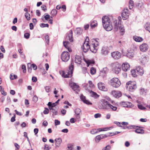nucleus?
I'll return each mask as SVG.
<instances>
[{
	"label": "nucleus",
	"instance_id": "35",
	"mask_svg": "<svg viewBox=\"0 0 150 150\" xmlns=\"http://www.w3.org/2000/svg\"><path fill=\"white\" fill-rule=\"evenodd\" d=\"M121 16L124 20L127 19L129 16V14H127L125 13L122 12L121 13Z\"/></svg>",
	"mask_w": 150,
	"mask_h": 150
},
{
	"label": "nucleus",
	"instance_id": "62",
	"mask_svg": "<svg viewBox=\"0 0 150 150\" xmlns=\"http://www.w3.org/2000/svg\"><path fill=\"white\" fill-rule=\"evenodd\" d=\"M50 148H49L48 146L46 144H45V147L44 149L46 150H49L50 149Z\"/></svg>",
	"mask_w": 150,
	"mask_h": 150
},
{
	"label": "nucleus",
	"instance_id": "34",
	"mask_svg": "<svg viewBox=\"0 0 150 150\" xmlns=\"http://www.w3.org/2000/svg\"><path fill=\"white\" fill-rule=\"evenodd\" d=\"M129 8L132 9L134 6V1L132 0H130L129 2Z\"/></svg>",
	"mask_w": 150,
	"mask_h": 150
},
{
	"label": "nucleus",
	"instance_id": "22",
	"mask_svg": "<svg viewBox=\"0 0 150 150\" xmlns=\"http://www.w3.org/2000/svg\"><path fill=\"white\" fill-rule=\"evenodd\" d=\"M81 110L79 108H76L75 109L74 112L76 114V116L78 119L80 118L79 115L81 113Z\"/></svg>",
	"mask_w": 150,
	"mask_h": 150
},
{
	"label": "nucleus",
	"instance_id": "14",
	"mask_svg": "<svg viewBox=\"0 0 150 150\" xmlns=\"http://www.w3.org/2000/svg\"><path fill=\"white\" fill-rule=\"evenodd\" d=\"M121 66L122 70L124 71H126L129 69L130 67L129 64L127 62L123 63Z\"/></svg>",
	"mask_w": 150,
	"mask_h": 150
},
{
	"label": "nucleus",
	"instance_id": "11",
	"mask_svg": "<svg viewBox=\"0 0 150 150\" xmlns=\"http://www.w3.org/2000/svg\"><path fill=\"white\" fill-rule=\"evenodd\" d=\"M121 105L122 107L125 108H132L134 106V105L130 102H122Z\"/></svg>",
	"mask_w": 150,
	"mask_h": 150
},
{
	"label": "nucleus",
	"instance_id": "16",
	"mask_svg": "<svg viewBox=\"0 0 150 150\" xmlns=\"http://www.w3.org/2000/svg\"><path fill=\"white\" fill-rule=\"evenodd\" d=\"M148 45L145 43H143L140 46V49L141 51L145 52L148 49Z\"/></svg>",
	"mask_w": 150,
	"mask_h": 150
},
{
	"label": "nucleus",
	"instance_id": "46",
	"mask_svg": "<svg viewBox=\"0 0 150 150\" xmlns=\"http://www.w3.org/2000/svg\"><path fill=\"white\" fill-rule=\"evenodd\" d=\"M98 132L97 130L96 129H92L91 131V134H94Z\"/></svg>",
	"mask_w": 150,
	"mask_h": 150
},
{
	"label": "nucleus",
	"instance_id": "41",
	"mask_svg": "<svg viewBox=\"0 0 150 150\" xmlns=\"http://www.w3.org/2000/svg\"><path fill=\"white\" fill-rule=\"evenodd\" d=\"M97 39L99 40V39H93V42H94V43L92 44H93V45H95L97 46L99 45V43L96 40Z\"/></svg>",
	"mask_w": 150,
	"mask_h": 150
},
{
	"label": "nucleus",
	"instance_id": "50",
	"mask_svg": "<svg viewBox=\"0 0 150 150\" xmlns=\"http://www.w3.org/2000/svg\"><path fill=\"white\" fill-rule=\"evenodd\" d=\"M30 34L29 33H26L24 34V37L25 38L27 39H28L29 38Z\"/></svg>",
	"mask_w": 150,
	"mask_h": 150
},
{
	"label": "nucleus",
	"instance_id": "28",
	"mask_svg": "<svg viewBox=\"0 0 150 150\" xmlns=\"http://www.w3.org/2000/svg\"><path fill=\"white\" fill-rule=\"evenodd\" d=\"M141 128H139V127H138L135 130L134 132L136 133L139 134H142L144 133V130L142 129H141Z\"/></svg>",
	"mask_w": 150,
	"mask_h": 150
},
{
	"label": "nucleus",
	"instance_id": "59",
	"mask_svg": "<svg viewBox=\"0 0 150 150\" xmlns=\"http://www.w3.org/2000/svg\"><path fill=\"white\" fill-rule=\"evenodd\" d=\"M45 20H48L50 18V16L48 14H47L44 16Z\"/></svg>",
	"mask_w": 150,
	"mask_h": 150
},
{
	"label": "nucleus",
	"instance_id": "45",
	"mask_svg": "<svg viewBox=\"0 0 150 150\" xmlns=\"http://www.w3.org/2000/svg\"><path fill=\"white\" fill-rule=\"evenodd\" d=\"M45 39L48 45L49 43V38L48 35H47L45 36Z\"/></svg>",
	"mask_w": 150,
	"mask_h": 150
},
{
	"label": "nucleus",
	"instance_id": "3",
	"mask_svg": "<svg viewBox=\"0 0 150 150\" xmlns=\"http://www.w3.org/2000/svg\"><path fill=\"white\" fill-rule=\"evenodd\" d=\"M118 28L121 32V35H123L125 32V29L124 28V26L121 24V22L120 21L118 23L116 22L115 23L114 30L115 31H117Z\"/></svg>",
	"mask_w": 150,
	"mask_h": 150
},
{
	"label": "nucleus",
	"instance_id": "2",
	"mask_svg": "<svg viewBox=\"0 0 150 150\" xmlns=\"http://www.w3.org/2000/svg\"><path fill=\"white\" fill-rule=\"evenodd\" d=\"M74 69V62L73 61H71V64L69 66V69L68 71L65 72H63L62 76L65 78L71 77L73 73V70Z\"/></svg>",
	"mask_w": 150,
	"mask_h": 150
},
{
	"label": "nucleus",
	"instance_id": "47",
	"mask_svg": "<svg viewBox=\"0 0 150 150\" xmlns=\"http://www.w3.org/2000/svg\"><path fill=\"white\" fill-rule=\"evenodd\" d=\"M51 112L53 113L52 115H57L58 114L57 110H56L54 109L52 110L51 111Z\"/></svg>",
	"mask_w": 150,
	"mask_h": 150
},
{
	"label": "nucleus",
	"instance_id": "42",
	"mask_svg": "<svg viewBox=\"0 0 150 150\" xmlns=\"http://www.w3.org/2000/svg\"><path fill=\"white\" fill-rule=\"evenodd\" d=\"M91 73L92 74H94L96 72V69L94 67H92L90 69Z\"/></svg>",
	"mask_w": 150,
	"mask_h": 150
},
{
	"label": "nucleus",
	"instance_id": "40",
	"mask_svg": "<svg viewBox=\"0 0 150 150\" xmlns=\"http://www.w3.org/2000/svg\"><path fill=\"white\" fill-rule=\"evenodd\" d=\"M25 16L27 20L29 21L30 19V15L28 12L25 13Z\"/></svg>",
	"mask_w": 150,
	"mask_h": 150
},
{
	"label": "nucleus",
	"instance_id": "5",
	"mask_svg": "<svg viewBox=\"0 0 150 150\" xmlns=\"http://www.w3.org/2000/svg\"><path fill=\"white\" fill-rule=\"evenodd\" d=\"M111 85L113 87L117 88L121 85L120 80L117 78L112 79L110 81Z\"/></svg>",
	"mask_w": 150,
	"mask_h": 150
},
{
	"label": "nucleus",
	"instance_id": "51",
	"mask_svg": "<svg viewBox=\"0 0 150 150\" xmlns=\"http://www.w3.org/2000/svg\"><path fill=\"white\" fill-rule=\"evenodd\" d=\"M45 110L43 111V113L44 114H48L49 112V110L47 108H45Z\"/></svg>",
	"mask_w": 150,
	"mask_h": 150
},
{
	"label": "nucleus",
	"instance_id": "9",
	"mask_svg": "<svg viewBox=\"0 0 150 150\" xmlns=\"http://www.w3.org/2000/svg\"><path fill=\"white\" fill-rule=\"evenodd\" d=\"M65 39L66 40H69L70 42L73 41L74 39L73 37V31L72 30H70L67 34Z\"/></svg>",
	"mask_w": 150,
	"mask_h": 150
},
{
	"label": "nucleus",
	"instance_id": "43",
	"mask_svg": "<svg viewBox=\"0 0 150 150\" xmlns=\"http://www.w3.org/2000/svg\"><path fill=\"white\" fill-rule=\"evenodd\" d=\"M49 26V24L47 23L45 24L44 23H42L40 24V27L41 28H44L45 27L48 28Z\"/></svg>",
	"mask_w": 150,
	"mask_h": 150
},
{
	"label": "nucleus",
	"instance_id": "10",
	"mask_svg": "<svg viewBox=\"0 0 150 150\" xmlns=\"http://www.w3.org/2000/svg\"><path fill=\"white\" fill-rule=\"evenodd\" d=\"M121 53L118 52H114L111 53L112 57L115 59H118L121 57Z\"/></svg>",
	"mask_w": 150,
	"mask_h": 150
},
{
	"label": "nucleus",
	"instance_id": "33",
	"mask_svg": "<svg viewBox=\"0 0 150 150\" xmlns=\"http://www.w3.org/2000/svg\"><path fill=\"white\" fill-rule=\"evenodd\" d=\"M90 93L91 94V96L92 97H93L95 98H97L99 97V96L96 93L93 91H91Z\"/></svg>",
	"mask_w": 150,
	"mask_h": 150
},
{
	"label": "nucleus",
	"instance_id": "21",
	"mask_svg": "<svg viewBox=\"0 0 150 150\" xmlns=\"http://www.w3.org/2000/svg\"><path fill=\"white\" fill-rule=\"evenodd\" d=\"M108 72V68L106 67H104L100 71V74L103 77H104L105 76V74L107 73Z\"/></svg>",
	"mask_w": 150,
	"mask_h": 150
},
{
	"label": "nucleus",
	"instance_id": "52",
	"mask_svg": "<svg viewBox=\"0 0 150 150\" xmlns=\"http://www.w3.org/2000/svg\"><path fill=\"white\" fill-rule=\"evenodd\" d=\"M101 139L99 135L96 136L95 138V141L96 142H99Z\"/></svg>",
	"mask_w": 150,
	"mask_h": 150
},
{
	"label": "nucleus",
	"instance_id": "39",
	"mask_svg": "<svg viewBox=\"0 0 150 150\" xmlns=\"http://www.w3.org/2000/svg\"><path fill=\"white\" fill-rule=\"evenodd\" d=\"M10 79L11 80H13L14 79H16L17 78V76L16 75H12L11 74L10 75Z\"/></svg>",
	"mask_w": 150,
	"mask_h": 150
},
{
	"label": "nucleus",
	"instance_id": "20",
	"mask_svg": "<svg viewBox=\"0 0 150 150\" xmlns=\"http://www.w3.org/2000/svg\"><path fill=\"white\" fill-rule=\"evenodd\" d=\"M98 47L93 44L91 45L90 50L91 51L94 53H95L97 52L98 49Z\"/></svg>",
	"mask_w": 150,
	"mask_h": 150
},
{
	"label": "nucleus",
	"instance_id": "15",
	"mask_svg": "<svg viewBox=\"0 0 150 150\" xmlns=\"http://www.w3.org/2000/svg\"><path fill=\"white\" fill-rule=\"evenodd\" d=\"M81 100L85 104L87 105H92V103L89 100L86 99V97L83 95H81L80 97Z\"/></svg>",
	"mask_w": 150,
	"mask_h": 150
},
{
	"label": "nucleus",
	"instance_id": "25",
	"mask_svg": "<svg viewBox=\"0 0 150 150\" xmlns=\"http://www.w3.org/2000/svg\"><path fill=\"white\" fill-rule=\"evenodd\" d=\"M98 23L95 20L91 21L90 22V26L92 28H93L97 26Z\"/></svg>",
	"mask_w": 150,
	"mask_h": 150
},
{
	"label": "nucleus",
	"instance_id": "55",
	"mask_svg": "<svg viewBox=\"0 0 150 150\" xmlns=\"http://www.w3.org/2000/svg\"><path fill=\"white\" fill-rule=\"evenodd\" d=\"M55 125V126L59 125L60 124V121L57 120H54Z\"/></svg>",
	"mask_w": 150,
	"mask_h": 150
},
{
	"label": "nucleus",
	"instance_id": "49",
	"mask_svg": "<svg viewBox=\"0 0 150 150\" xmlns=\"http://www.w3.org/2000/svg\"><path fill=\"white\" fill-rule=\"evenodd\" d=\"M30 67H32L34 70H36L37 68V66L34 64L31 65Z\"/></svg>",
	"mask_w": 150,
	"mask_h": 150
},
{
	"label": "nucleus",
	"instance_id": "27",
	"mask_svg": "<svg viewBox=\"0 0 150 150\" xmlns=\"http://www.w3.org/2000/svg\"><path fill=\"white\" fill-rule=\"evenodd\" d=\"M122 52L124 56H126L129 58H132L134 55V53L133 52H128L126 54H124Z\"/></svg>",
	"mask_w": 150,
	"mask_h": 150
},
{
	"label": "nucleus",
	"instance_id": "18",
	"mask_svg": "<svg viewBox=\"0 0 150 150\" xmlns=\"http://www.w3.org/2000/svg\"><path fill=\"white\" fill-rule=\"evenodd\" d=\"M112 94L116 98H119L122 96L121 92L119 91H114L112 92Z\"/></svg>",
	"mask_w": 150,
	"mask_h": 150
},
{
	"label": "nucleus",
	"instance_id": "57",
	"mask_svg": "<svg viewBox=\"0 0 150 150\" xmlns=\"http://www.w3.org/2000/svg\"><path fill=\"white\" fill-rule=\"evenodd\" d=\"M88 83H89V86L90 87L93 88V87H94V85L93 83L91 81H88Z\"/></svg>",
	"mask_w": 150,
	"mask_h": 150
},
{
	"label": "nucleus",
	"instance_id": "31",
	"mask_svg": "<svg viewBox=\"0 0 150 150\" xmlns=\"http://www.w3.org/2000/svg\"><path fill=\"white\" fill-rule=\"evenodd\" d=\"M83 30L80 28H77L75 30V33L78 35L81 34Z\"/></svg>",
	"mask_w": 150,
	"mask_h": 150
},
{
	"label": "nucleus",
	"instance_id": "64",
	"mask_svg": "<svg viewBox=\"0 0 150 150\" xmlns=\"http://www.w3.org/2000/svg\"><path fill=\"white\" fill-rule=\"evenodd\" d=\"M41 7L42 10L44 11H45L47 10L46 7L45 5H42L41 6Z\"/></svg>",
	"mask_w": 150,
	"mask_h": 150
},
{
	"label": "nucleus",
	"instance_id": "58",
	"mask_svg": "<svg viewBox=\"0 0 150 150\" xmlns=\"http://www.w3.org/2000/svg\"><path fill=\"white\" fill-rule=\"evenodd\" d=\"M32 81L34 82H36L37 81V78L35 76H33L32 79Z\"/></svg>",
	"mask_w": 150,
	"mask_h": 150
},
{
	"label": "nucleus",
	"instance_id": "26",
	"mask_svg": "<svg viewBox=\"0 0 150 150\" xmlns=\"http://www.w3.org/2000/svg\"><path fill=\"white\" fill-rule=\"evenodd\" d=\"M134 40L136 42H140L143 41V38L139 36H135L133 37Z\"/></svg>",
	"mask_w": 150,
	"mask_h": 150
},
{
	"label": "nucleus",
	"instance_id": "44",
	"mask_svg": "<svg viewBox=\"0 0 150 150\" xmlns=\"http://www.w3.org/2000/svg\"><path fill=\"white\" fill-rule=\"evenodd\" d=\"M38 100V98L36 95H35L33 98L32 100L35 103Z\"/></svg>",
	"mask_w": 150,
	"mask_h": 150
},
{
	"label": "nucleus",
	"instance_id": "63",
	"mask_svg": "<svg viewBox=\"0 0 150 150\" xmlns=\"http://www.w3.org/2000/svg\"><path fill=\"white\" fill-rule=\"evenodd\" d=\"M101 115L99 113H97L94 115V117L95 118H97L100 117Z\"/></svg>",
	"mask_w": 150,
	"mask_h": 150
},
{
	"label": "nucleus",
	"instance_id": "32",
	"mask_svg": "<svg viewBox=\"0 0 150 150\" xmlns=\"http://www.w3.org/2000/svg\"><path fill=\"white\" fill-rule=\"evenodd\" d=\"M145 29L150 33V23H146L144 26Z\"/></svg>",
	"mask_w": 150,
	"mask_h": 150
},
{
	"label": "nucleus",
	"instance_id": "7",
	"mask_svg": "<svg viewBox=\"0 0 150 150\" xmlns=\"http://www.w3.org/2000/svg\"><path fill=\"white\" fill-rule=\"evenodd\" d=\"M121 66L118 63H115L113 64V71L116 74L119 73L121 70Z\"/></svg>",
	"mask_w": 150,
	"mask_h": 150
},
{
	"label": "nucleus",
	"instance_id": "36",
	"mask_svg": "<svg viewBox=\"0 0 150 150\" xmlns=\"http://www.w3.org/2000/svg\"><path fill=\"white\" fill-rule=\"evenodd\" d=\"M57 13V11L56 9H52L51 12V14L53 16H55Z\"/></svg>",
	"mask_w": 150,
	"mask_h": 150
},
{
	"label": "nucleus",
	"instance_id": "13",
	"mask_svg": "<svg viewBox=\"0 0 150 150\" xmlns=\"http://www.w3.org/2000/svg\"><path fill=\"white\" fill-rule=\"evenodd\" d=\"M69 85L74 91L76 92L79 91V87L76 83L74 82L70 83Z\"/></svg>",
	"mask_w": 150,
	"mask_h": 150
},
{
	"label": "nucleus",
	"instance_id": "56",
	"mask_svg": "<svg viewBox=\"0 0 150 150\" xmlns=\"http://www.w3.org/2000/svg\"><path fill=\"white\" fill-rule=\"evenodd\" d=\"M110 146L109 145L107 146L104 149H103L102 150H110Z\"/></svg>",
	"mask_w": 150,
	"mask_h": 150
},
{
	"label": "nucleus",
	"instance_id": "12",
	"mask_svg": "<svg viewBox=\"0 0 150 150\" xmlns=\"http://www.w3.org/2000/svg\"><path fill=\"white\" fill-rule=\"evenodd\" d=\"M110 104V103L109 102L105 100H104L101 104L102 108L106 110H109Z\"/></svg>",
	"mask_w": 150,
	"mask_h": 150
},
{
	"label": "nucleus",
	"instance_id": "23",
	"mask_svg": "<svg viewBox=\"0 0 150 150\" xmlns=\"http://www.w3.org/2000/svg\"><path fill=\"white\" fill-rule=\"evenodd\" d=\"M63 44L64 46L68 49V50L69 52H71V48L69 47L68 46L69 44V42L68 41H63Z\"/></svg>",
	"mask_w": 150,
	"mask_h": 150
},
{
	"label": "nucleus",
	"instance_id": "53",
	"mask_svg": "<svg viewBox=\"0 0 150 150\" xmlns=\"http://www.w3.org/2000/svg\"><path fill=\"white\" fill-rule=\"evenodd\" d=\"M114 123L115 124H116L119 127H122L121 125V123L120 122H117V121H114Z\"/></svg>",
	"mask_w": 150,
	"mask_h": 150
},
{
	"label": "nucleus",
	"instance_id": "60",
	"mask_svg": "<svg viewBox=\"0 0 150 150\" xmlns=\"http://www.w3.org/2000/svg\"><path fill=\"white\" fill-rule=\"evenodd\" d=\"M16 115L15 114L12 117L11 120V122H14L15 120Z\"/></svg>",
	"mask_w": 150,
	"mask_h": 150
},
{
	"label": "nucleus",
	"instance_id": "48",
	"mask_svg": "<svg viewBox=\"0 0 150 150\" xmlns=\"http://www.w3.org/2000/svg\"><path fill=\"white\" fill-rule=\"evenodd\" d=\"M87 64L88 65V66L91 64H94L95 63V62L93 61H88L86 62Z\"/></svg>",
	"mask_w": 150,
	"mask_h": 150
},
{
	"label": "nucleus",
	"instance_id": "6",
	"mask_svg": "<svg viewBox=\"0 0 150 150\" xmlns=\"http://www.w3.org/2000/svg\"><path fill=\"white\" fill-rule=\"evenodd\" d=\"M89 38L88 37H87L86 40L83 43V46L82 47L83 51L84 52H86L89 49H90L91 45H89Z\"/></svg>",
	"mask_w": 150,
	"mask_h": 150
},
{
	"label": "nucleus",
	"instance_id": "61",
	"mask_svg": "<svg viewBox=\"0 0 150 150\" xmlns=\"http://www.w3.org/2000/svg\"><path fill=\"white\" fill-rule=\"evenodd\" d=\"M1 93L2 95L4 96H5L7 95L6 92H5L4 91V89L3 88L2 90H1Z\"/></svg>",
	"mask_w": 150,
	"mask_h": 150
},
{
	"label": "nucleus",
	"instance_id": "24",
	"mask_svg": "<svg viewBox=\"0 0 150 150\" xmlns=\"http://www.w3.org/2000/svg\"><path fill=\"white\" fill-rule=\"evenodd\" d=\"M55 142H56V148L57 147H59L62 142V139L60 138L56 139L54 140Z\"/></svg>",
	"mask_w": 150,
	"mask_h": 150
},
{
	"label": "nucleus",
	"instance_id": "54",
	"mask_svg": "<svg viewBox=\"0 0 150 150\" xmlns=\"http://www.w3.org/2000/svg\"><path fill=\"white\" fill-rule=\"evenodd\" d=\"M138 107L139 109L141 110H144L146 109V108L142 105H138Z\"/></svg>",
	"mask_w": 150,
	"mask_h": 150
},
{
	"label": "nucleus",
	"instance_id": "19",
	"mask_svg": "<svg viewBox=\"0 0 150 150\" xmlns=\"http://www.w3.org/2000/svg\"><path fill=\"white\" fill-rule=\"evenodd\" d=\"M98 87L100 90L104 91H107V89L105 88L104 86V84L103 83L99 82L98 83Z\"/></svg>",
	"mask_w": 150,
	"mask_h": 150
},
{
	"label": "nucleus",
	"instance_id": "17",
	"mask_svg": "<svg viewBox=\"0 0 150 150\" xmlns=\"http://www.w3.org/2000/svg\"><path fill=\"white\" fill-rule=\"evenodd\" d=\"M101 52L102 54L107 55L109 52V48L108 46H103L102 47Z\"/></svg>",
	"mask_w": 150,
	"mask_h": 150
},
{
	"label": "nucleus",
	"instance_id": "30",
	"mask_svg": "<svg viewBox=\"0 0 150 150\" xmlns=\"http://www.w3.org/2000/svg\"><path fill=\"white\" fill-rule=\"evenodd\" d=\"M136 70L140 75L142 76L143 74L144 70L142 68L139 67L137 68Z\"/></svg>",
	"mask_w": 150,
	"mask_h": 150
},
{
	"label": "nucleus",
	"instance_id": "8",
	"mask_svg": "<svg viewBox=\"0 0 150 150\" xmlns=\"http://www.w3.org/2000/svg\"><path fill=\"white\" fill-rule=\"evenodd\" d=\"M61 58L62 61L67 62L70 58V54L67 51H64L62 54Z\"/></svg>",
	"mask_w": 150,
	"mask_h": 150
},
{
	"label": "nucleus",
	"instance_id": "38",
	"mask_svg": "<svg viewBox=\"0 0 150 150\" xmlns=\"http://www.w3.org/2000/svg\"><path fill=\"white\" fill-rule=\"evenodd\" d=\"M110 109L113 111H115L117 109V108L116 106H113L110 104L109 108V109Z\"/></svg>",
	"mask_w": 150,
	"mask_h": 150
},
{
	"label": "nucleus",
	"instance_id": "37",
	"mask_svg": "<svg viewBox=\"0 0 150 150\" xmlns=\"http://www.w3.org/2000/svg\"><path fill=\"white\" fill-rule=\"evenodd\" d=\"M100 137V138L101 139H103V138L107 137H108L110 136V134H100L99 135Z\"/></svg>",
	"mask_w": 150,
	"mask_h": 150
},
{
	"label": "nucleus",
	"instance_id": "4",
	"mask_svg": "<svg viewBox=\"0 0 150 150\" xmlns=\"http://www.w3.org/2000/svg\"><path fill=\"white\" fill-rule=\"evenodd\" d=\"M126 88L127 90L133 92L137 88L136 83L134 82L129 81L126 83Z\"/></svg>",
	"mask_w": 150,
	"mask_h": 150
},
{
	"label": "nucleus",
	"instance_id": "29",
	"mask_svg": "<svg viewBox=\"0 0 150 150\" xmlns=\"http://www.w3.org/2000/svg\"><path fill=\"white\" fill-rule=\"evenodd\" d=\"M82 60L81 57L79 55H76L75 57V62L76 63L80 64Z\"/></svg>",
	"mask_w": 150,
	"mask_h": 150
},
{
	"label": "nucleus",
	"instance_id": "1",
	"mask_svg": "<svg viewBox=\"0 0 150 150\" xmlns=\"http://www.w3.org/2000/svg\"><path fill=\"white\" fill-rule=\"evenodd\" d=\"M102 23L104 28L107 31L112 30V26L110 23V20L108 17L104 16L102 18Z\"/></svg>",
	"mask_w": 150,
	"mask_h": 150
}]
</instances>
